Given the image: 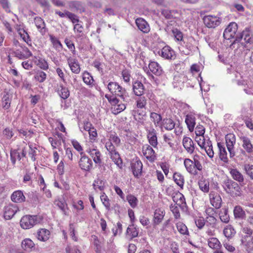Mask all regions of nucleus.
<instances>
[{
  "instance_id": "obj_35",
  "label": "nucleus",
  "mask_w": 253,
  "mask_h": 253,
  "mask_svg": "<svg viewBox=\"0 0 253 253\" xmlns=\"http://www.w3.org/2000/svg\"><path fill=\"white\" fill-rule=\"evenodd\" d=\"M50 232L46 229H40L37 232V238L39 240L45 242L49 238Z\"/></svg>"
},
{
  "instance_id": "obj_51",
  "label": "nucleus",
  "mask_w": 253,
  "mask_h": 253,
  "mask_svg": "<svg viewBox=\"0 0 253 253\" xmlns=\"http://www.w3.org/2000/svg\"><path fill=\"white\" fill-rule=\"evenodd\" d=\"M17 30L23 41L28 44L29 42H31V40L27 32L24 29L21 28H17Z\"/></svg>"
},
{
  "instance_id": "obj_25",
  "label": "nucleus",
  "mask_w": 253,
  "mask_h": 253,
  "mask_svg": "<svg viewBox=\"0 0 253 253\" xmlns=\"http://www.w3.org/2000/svg\"><path fill=\"white\" fill-rule=\"evenodd\" d=\"M135 23L138 28L142 32L147 33L149 32V26L144 19L141 18H137L135 20Z\"/></svg>"
},
{
  "instance_id": "obj_39",
  "label": "nucleus",
  "mask_w": 253,
  "mask_h": 253,
  "mask_svg": "<svg viewBox=\"0 0 253 253\" xmlns=\"http://www.w3.org/2000/svg\"><path fill=\"white\" fill-rule=\"evenodd\" d=\"M234 215L235 218L244 219L246 216L245 212L243 211L241 207L236 206L235 207L233 211Z\"/></svg>"
},
{
  "instance_id": "obj_14",
  "label": "nucleus",
  "mask_w": 253,
  "mask_h": 253,
  "mask_svg": "<svg viewBox=\"0 0 253 253\" xmlns=\"http://www.w3.org/2000/svg\"><path fill=\"white\" fill-rule=\"evenodd\" d=\"M146 130L147 133V137L149 144L154 148H157L158 143L156 130L153 127H151Z\"/></svg>"
},
{
  "instance_id": "obj_7",
  "label": "nucleus",
  "mask_w": 253,
  "mask_h": 253,
  "mask_svg": "<svg viewBox=\"0 0 253 253\" xmlns=\"http://www.w3.org/2000/svg\"><path fill=\"white\" fill-rule=\"evenodd\" d=\"M203 20L205 25L209 28H215L220 24L221 21L220 17L211 15L205 16Z\"/></svg>"
},
{
  "instance_id": "obj_63",
  "label": "nucleus",
  "mask_w": 253,
  "mask_h": 253,
  "mask_svg": "<svg viewBox=\"0 0 253 253\" xmlns=\"http://www.w3.org/2000/svg\"><path fill=\"white\" fill-rule=\"evenodd\" d=\"M170 209L175 218L178 219L180 217V214L179 212L178 205L177 204L171 205L170 206Z\"/></svg>"
},
{
  "instance_id": "obj_60",
  "label": "nucleus",
  "mask_w": 253,
  "mask_h": 253,
  "mask_svg": "<svg viewBox=\"0 0 253 253\" xmlns=\"http://www.w3.org/2000/svg\"><path fill=\"white\" fill-rule=\"evenodd\" d=\"M244 170L251 179L253 180V165L247 164L244 165Z\"/></svg>"
},
{
  "instance_id": "obj_44",
  "label": "nucleus",
  "mask_w": 253,
  "mask_h": 253,
  "mask_svg": "<svg viewBox=\"0 0 253 253\" xmlns=\"http://www.w3.org/2000/svg\"><path fill=\"white\" fill-rule=\"evenodd\" d=\"M69 8L73 11L82 10L83 6L82 3L78 1H71L68 3Z\"/></svg>"
},
{
  "instance_id": "obj_59",
  "label": "nucleus",
  "mask_w": 253,
  "mask_h": 253,
  "mask_svg": "<svg viewBox=\"0 0 253 253\" xmlns=\"http://www.w3.org/2000/svg\"><path fill=\"white\" fill-rule=\"evenodd\" d=\"M49 38L54 47L57 49H61L62 48V45L61 42L56 37L50 35H49Z\"/></svg>"
},
{
  "instance_id": "obj_20",
  "label": "nucleus",
  "mask_w": 253,
  "mask_h": 253,
  "mask_svg": "<svg viewBox=\"0 0 253 253\" xmlns=\"http://www.w3.org/2000/svg\"><path fill=\"white\" fill-rule=\"evenodd\" d=\"M165 215L164 210L158 208L154 212V217L153 219V225L156 226L162 222Z\"/></svg>"
},
{
  "instance_id": "obj_34",
  "label": "nucleus",
  "mask_w": 253,
  "mask_h": 253,
  "mask_svg": "<svg viewBox=\"0 0 253 253\" xmlns=\"http://www.w3.org/2000/svg\"><path fill=\"white\" fill-rule=\"evenodd\" d=\"M11 96L8 92H5L1 99V106L4 110H8L10 107Z\"/></svg>"
},
{
  "instance_id": "obj_53",
  "label": "nucleus",
  "mask_w": 253,
  "mask_h": 253,
  "mask_svg": "<svg viewBox=\"0 0 253 253\" xmlns=\"http://www.w3.org/2000/svg\"><path fill=\"white\" fill-rule=\"evenodd\" d=\"M108 141L113 143L116 146H119L121 144V139L115 132L110 133Z\"/></svg>"
},
{
  "instance_id": "obj_31",
  "label": "nucleus",
  "mask_w": 253,
  "mask_h": 253,
  "mask_svg": "<svg viewBox=\"0 0 253 253\" xmlns=\"http://www.w3.org/2000/svg\"><path fill=\"white\" fill-rule=\"evenodd\" d=\"M111 111L112 113L115 115H117L122 112L126 108L125 103H120V100L118 99L117 103L111 104Z\"/></svg>"
},
{
  "instance_id": "obj_30",
  "label": "nucleus",
  "mask_w": 253,
  "mask_h": 253,
  "mask_svg": "<svg viewBox=\"0 0 253 253\" xmlns=\"http://www.w3.org/2000/svg\"><path fill=\"white\" fill-rule=\"evenodd\" d=\"M34 22L37 28L42 35H44L46 32V29L43 20L40 17H36L34 19Z\"/></svg>"
},
{
  "instance_id": "obj_23",
  "label": "nucleus",
  "mask_w": 253,
  "mask_h": 253,
  "mask_svg": "<svg viewBox=\"0 0 253 253\" xmlns=\"http://www.w3.org/2000/svg\"><path fill=\"white\" fill-rule=\"evenodd\" d=\"M55 13L58 15L61 18H64L65 17L68 18L72 21L73 23L78 22L79 21L77 16L75 14L66 10H64L63 12L56 10Z\"/></svg>"
},
{
  "instance_id": "obj_55",
  "label": "nucleus",
  "mask_w": 253,
  "mask_h": 253,
  "mask_svg": "<svg viewBox=\"0 0 253 253\" xmlns=\"http://www.w3.org/2000/svg\"><path fill=\"white\" fill-rule=\"evenodd\" d=\"M200 189L204 192H208L209 191V182L205 179H201L199 181Z\"/></svg>"
},
{
  "instance_id": "obj_13",
  "label": "nucleus",
  "mask_w": 253,
  "mask_h": 253,
  "mask_svg": "<svg viewBox=\"0 0 253 253\" xmlns=\"http://www.w3.org/2000/svg\"><path fill=\"white\" fill-rule=\"evenodd\" d=\"M240 139L242 142V146L244 150H241L242 154L246 155V152L248 154H251L253 152V144L252 143L251 139L245 136L240 137Z\"/></svg>"
},
{
  "instance_id": "obj_56",
  "label": "nucleus",
  "mask_w": 253,
  "mask_h": 253,
  "mask_svg": "<svg viewBox=\"0 0 253 253\" xmlns=\"http://www.w3.org/2000/svg\"><path fill=\"white\" fill-rule=\"evenodd\" d=\"M100 199L107 211L110 210V200L105 193H103L100 196Z\"/></svg>"
},
{
  "instance_id": "obj_33",
  "label": "nucleus",
  "mask_w": 253,
  "mask_h": 253,
  "mask_svg": "<svg viewBox=\"0 0 253 253\" xmlns=\"http://www.w3.org/2000/svg\"><path fill=\"white\" fill-rule=\"evenodd\" d=\"M230 173L234 180H236L240 183L244 182V176L237 169H231Z\"/></svg>"
},
{
  "instance_id": "obj_19",
  "label": "nucleus",
  "mask_w": 253,
  "mask_h": 253,
  "mask_svg": "<svg viewBox=\"0 0 253 253\" xmlns=\"http://www.w3.org/2000/svg\"><path fill=\"white\" fill-rule=\"evenodd\" d=\"M86 152L89 154L96 164L100 165L101 154L98 149L94 148H88L86 150Z\"/></svg>"
},
{
  "instance_id": "obj_6",
  "label": "nucleus",
  "mask_w": 253,
  "mask_h": 253,
  "mask_svg": "<svg viewBox=\"0 0 253 253\" xmlns=\"http://www.w3.org/2000/svg\"><path fill=\"white\" fill-rule=\"evenodd\" d=\"M40 219L38 215H26L21 218L20 221V226L24 229H30L40 223Z\"/></svg>"
},
{
  "instance_id": "obj_50",
  "label": "nucleus",
  "mask_w": 253,
  "mask_h": 253,
  "mask_svg": "<svg viewBox=\"0 0 253 253\" xmlns=\"http://www.w3.org/2000/svg\"><path fill=\"white\" fill-rule=\"evenodd\" d=\"M127 234L129 235L131 238L136 237L138 235V230L136 227H134L133 224L129 226L126 230Z\"/></svg>"
},
{
  "instance_id": "obj_41",
  "label": "nucleus",
  "mask_w": 253,
  "mask_h": 253,
  "mask_svg": "<svg viewBox=\"0 0 253 253\" xmlns=\"http://www.w3.org/2000/svg\"><path fill=\"white\" fill-rule=\"evenodd\" d=\"M54 204L61 210L64 214H67L68 209L67 205L64 200H56L54 201Z\"/></svg>"
},
{
  "instance_id": "obj_54",
  "label": "nucleus",
  "mask_w": 253,
  "mask_h": 253,
  "mask_svg": "<svg viewBox=\"0 0 253 253\" xmlns=\"http://www.w3.org/2000/svg\"><path fill=\"white\" fill-rule=\"evenodd\" d=\"M35 246L34 242L30 239H25L22 242V247L25 250L31 249Z\"/></svg>"
},
{
  "instance_id": "obj_10",
  "label": "nucleus",
  "mask_w": 253,
  "mask_h": 253,
  "mask_svg": "<svg viewBox=\"0 0 253 253\" xmlns=\"http://www.w3.org/2000/svg\"><path fill=\"white\" fill-rule=\"evenodd\" d=\"M237 25L234 22L230 23L225 29L223 33V37L225 39L229 40L235 38L236 39Z\"/></svg>"
},
{
  "instance_id": "obj_15",
  "label": "nucleus",
  "mask_w": 253,
  "mask_h": 253,
  "mask_svg": "<svg viewBox=\"0 0 253 253\" xmlns=\"http://www.w3.org/2000/svg\"><path fill=\"white\" fill-rule=\"evenodd\" d=\"M19 210L16 205L9 204L4 208V217L6 220L10 219Z\"/></svg>"
},
{
  "instance_id": "obj_24",
  "label": "nucleus",
  "mask_w": 253,
  "mask_h": 253,
  "mask_svg": "<svg viewBox=\"0 0 253 253\" xmlns=\"http://www.w3.org/2000/svg\"><path fill=\"white\" fill-rule=\"evenodd\" d=\"M148 67L151 73L157 76H160L163 74V70L160 65L156 62L151 61Z\"/></svg>"
},
{
  "instance_id": "obj_27",
  "label": "nucleus",
  "mask_w": 253,
  "mask_h": 253,
  "mask_svg": "<svg viewBox=\"0 0 253 253\" xmlns=\"http://www.w3.org/2000/svg\"><path fill=\"white\" fill-rule=\"evenodd\" d=\"M68 63L72 72L75 74H79L80 72V66L78 61L72 57L67 59Z\"/></svg>"
},
{
  "instance_id": "obj_57",
  "label": "nucleus",
  "mask_w": 253,
  "mask_h": 253,
  "mask_svg": "<svg viewBox=\"0 0 253 253\" xmlns=\"http://www.w3.org/2000/svg\"><path fill=\"white\" fill-rule=\"evenodd\" d=\"M126 200L131 208H134L137 206L138 200L134 196L131 194L127 195Z\"/></svg>"
},
{
  "instance_id": "obj_2",
  "label": "nucleus",
  "mask_w": 253,
  "mask_h": 253,
  "mask_svg": "<svg viewBox=\"0 0 253 253\" xmlns=\"http://www.w3.org/2000/svg\"><path fill=\"white\" fill-rule=\"evenodd\" d=\"M222 186L224 191L232 197L239 196L241 195V189L239 185L232 179H225L222 182Z\"/></svg>"
},
{
  "instance_id": "obj_36",
  "label": "nucleus",
  "mask_w": 253,
  "mask_h": 253,
  "mask_svg": "<svg viewBox=\"0 0 253 253\" xmlns=\"http://www.w3.org/2000/svg\"><path fill=\"white\" fill-rule=\"evenodd\" d=\"M29 149L28 150V155L33 162H35L37 159V156L39 155L40 151L36 147H34L32 144L29 145Z\"/></svg>"
},
{
  "instance_id": "obj_32",
  "label": "nucleus",
  "mask_w": 253,
  "mask_h": 253,
  "mask_svg": "<svg viewBox=\"0 0 253 253\" xmlns=\"http://www.w3.org/2000/svg\"><path fill=\"white\" fill-rule=\"evenodd\" d=\"M196 118L192 114H188L186 116L185 123L187 126V127L190 132L194 130L196 125Z\"/></svg>"
},
{
  "instance_id": "obj_12",
  "label": "nucleus",
  "mask_w": 253,
  "mask_h": 253,
  "mask_svg": "<svg viewBox=\"0 0 253 253\" xmlns=\"http://www.w3.org/2000/svg\"><path fill=\"white\" fill-rule=\"evenodd\" d=\"M142 151L143 156L150 162H154L156 160V154L150 145L148 144L143 145L142 148Z\"/></svg>"
},
{
  "instance_id": "obj_1",
  "label": "nucleus",
  "mask_w": 253,
  "mask_h": 253,
  "mask_svg": "<svg viewBox=\"0 0 253 253\" xmlns=\"http://www.w3.org/2000/svg\"><path fill=\"white\" fill-rule=\"evenodd\" d=\"M107 88L113 95L121 97L124 102H127L129 100L128 93L126 89L120 85L117 82H110L107 84Z\"/></svg>"
},
{
  "instance_id": "obj_43",
  "label": "nucleus",
  "mask_w": 253,
  "mask_h": 253,
  "mask_svg": "<svg viewBox=\"0 0 253 253\" xmlns=\"http://www.w3.org/2000/svg\"><path fill=\"white\" fill-rule=\"evenodd\" d=\"M58 92L60 96L64 99H67L70 95L68 89L64 87L62 84L60 85L58 89Z\"/></svg>"
},
{
  "instance_id": "obj_28",
  "label": "nucleus",
  "mask_w": 253,
  "mask_h": 253,
  "mask_svg": "<svg viewBox=\"0 0 253 253\" xmlns=\"http://www.w3.org/2000/svg\"><path fill=\"white\" fill-rule=\"evenodd\" d=\"M161 56L168 59H171L175 56L174 51L169 46H164L161 50Z\"/></svg>"
},
{
  "instance_id": "obj_8",
  "label": "nucleus",
  "mask_w": 253,
  "mask_h": 253,
  "mask_svg": "<svg viewBox=\"0 0 253 253\" xmlns=\"http://www.w3.org/2000/svg\"><path fill=\"white\" fill-rule=\"evenodd\" d=\"M226 145L229 153V157L231 159H234L235 151L234 145L236 143V138L234 134L230 133L225 136Z\"/></svg>"
},
{
  "instance_id": "obj_40",
  "label": "nucleus",
  "mask_w": 253,
  "mask_h": 253,
  "mask_svg": "<svg viewBox=\"0 0 253 253\" xmlns=\"http://www.w3.org/2000/svg\"><path fill=\"white\" fill-rule=\"evenodd\" d=\"M173 179L176 184L180 188H183L184 183V178L181 173L177 172H174L173 175Z\"/></svg>"
},
{
  "instance_id": "obj_58",
  "label": "nucleus",
  "mask_w": 253,
  "mask_h": 253,
  "mask_svg": "<svg viewBox=\"0 0 253 253\" xmlns=\"http://www.w3.org/2000/svg\"><path fill=\"white\" fill-rule=\"evenodd\" d=\"M172 33L176 41L182 42L183 40V33L179 30L173 28L172 30Z\"/></svg>"
},
{
  "instance_id": "obj_61",
  "label": "nucleus",
  "mask_w": 253,
  "mask_h": 253,
  "mask_svg": "<svg viewBox=\"0 0 253 253\" xmlns=\"http://www.w3.org/2000/svg\"><path fill=\"white\" fill-rule=\"evenodd\" d=\"M92 240H93V243L95 247V252L97 253H101V246L100 245V242L98 240V237L95 235L91 236Z\"/></svg>"
},
{
  "instance_id": "obj_5",
  "label": "nucleus",
  "mask_w": 253,
  "mask_h": 253,
  "mask_svg": "<svg viewBox=\"0 0 253 253\" xmlns=\"http://www.w3.org/2000/svg\"><path fill=\"white\" fill-rule=\"evenodd\" d=\"M196 157L197 156H194V161L188 158L185 159L184 161V165L187 171L193 175H197L198 174L197 170L201 171L203 169L201 163L196 159Z\"/></svg>"
},
{
  "instance_id": "obj_47",
  "label": "nucleus",
  "mask_w": 253,
  "mask_h": 253,
  "mask_svg": "<svg viewBox=\"0 0 253 253\" xmlns=\"http://www.w3.org/2000/svg\"><path fill=\"white\" fill-rule=\"evenodd\" d=\"M202 149H204L206 152L208 156L212 158L214 156V152L213 150L212 145L211 141L207 142V144L203 147Z\"/></svg>"
},
{
  "instance_id": "obj_22",
  "label": "nucleus",
  "mask_w": 253,
  "mask_h": 253,
  "mask_svg": "<svg viewBox=\"0 0 253 253\" xmlns=\"http://www.w3.org/2000/svg\"><path fill=\"white\" fill-rule=\"evenodd\" d=\"M182 144L188 153L190 154L193 153L195 150L194 144L190 137L184 136L182 140Z\"/></svg>"
},
{
  "instance_id": "obj_3",
  "label": "nucleus",
  "mask_w": 253,
  "mask_h": 253,
  "mask_svg": "<svg viewBox=\"0 0 253 253\" xmlns=\"http://www.w3.org/2000/svg\"><path fill=\"white\" fill-rule=\"evenodd\" d=\"M179 48L182 53L187 55L195 51L198 47L195 40L192 37H189L182 41Z\"/></svg>"
},
{
  "instance_id": "obj_37",
  "label": "nucleus",
  "mask_w": 253,
  "mask_h": 253,
  "mask_svg": "<svg viewBox=\"0 0 253 253\" xmlns=\"http://www.w3.org/2000/svg\"><path fill=\"white\" fill-rule=\"evenodd\" d=\"M209 246L212 249H220L221 248V244L216 238L211 237L208 241Z\"/></svg>"
},
{
  "instance_id": "obj_46",
  "label": "nucleus",
  "mask_w": 253,
  "mask_h": 253,
  "mask_svg": "<svg viewBox=\"0 0 253 253\" xmlns=\"http://www.w3.org/2000/svg\"><path fill=\"white\" fill-rule=\"evenodd\" d=\"M150 117L156 126H159L162 120L161 115L155 112H151Z\"/></svg>"
},
{
  "instance_id": "obj_42",
  "label": "nucleus",
  "mask_w": 253,
  "mask_h": 253,
  "mask_svg": "<svg viewBox=\"0 0 253 253\" xmlns=\"http://www.w3.org/2000/svg\"><path fill=\"white\" fill-rule=\"evenodd\" d=\"M228 211V209L226 208H223L220 211L219 215L221 222L225 223L229 222L230 218Z\"/></svg>"
},
{
  "instance_id": "obj_21",
  "label": "nucleus",
  "mask_w": 253,
  "mask_h": 253,
  "mask_svg": "<svg viewBox=\"0 0 253 253\" xmlns=\"http://www.w3.org/2000/svg\"><path fill=\"white\" fill-rule=\"evenodd\" d=\"M242 39H244L245 42L247 43H252L253 42V40L251 37L250 31L248 29H246V30L243 31L239 35H237L234 42H239Z\"/></svg>"
},
{
  "instance_id": "obj_26",
  "label": "nucleus",
  "mask_w": 253,
  "mask_h": 253,
  "mask_svg": "<svg viewBox=\"0 0 253 253\" xmlns=\"http://www.w3.org/2000/svg\"><path fill=\"white\" fill-rule=\"evenodd\" d=\"M132 90L135 95L141 96L144 93V86L140 81H135L133 83Z\"/></svg>"
},
{
  "instance_id": "obj_52",
  "label": "nucleus",
  "mask_w": 253,
  "mask_h": 253,
  "mask_svg": "<svg viewBox=\"0 0 253 253\" xmlns=\"http://www.w3.org/2000/svg\"><path fill=\"white\" fill-rule=\"evenodd\" d=\"M83 80L85 84L88 85H93L94 80L92 76L87 72H84L83 74Z\"/></svg>"
},
{
  "instance_id": "obj_4",
  "label": "nucleus",
  "mask_w": 253,
  "mask_h": 253,
  "mask_svg": "<svg viewBox=\"0 0 253 253\" xmlns=\"http://www.w3.org/2000/svg\"><path fill=\"white\" fill-rule=\"evenodd\" d=\"M115 146L111 141H107L105 143V148L109 153L110 158L120 169H122L123 161L119 152L116 150Z\"/></svg>"
},
{
  "instance_id": "obj_18",
  "label": "nucleus",
  "mask_w": 253,
  "mask_h": 253,
  "mask_svg": "<svg viewBox=\"0 0 253 253\" xmlns=\"http://www.w3.org/2000/svg\"><path fill=\"white\" fill-rule=\"evenodd\" d=\"M209 196L211 205L216 209H219L222 204V199L219 194L216 192H211Z\"/></svg>"
},
{
  "instance_id": "obj_49",
  "label": "nucleus",
  "mask_w": 253,
  "mask_h": 253,
  "mask_svg": "<svg viewBox=\"0 0 253 253\" xmlns=\"http://www.w3.org/2000/svg\"><path fill=\"white\" fill-rule=\"evenodd\" d=\"M34 78L36 81L43 83L46 79V74L42 71L38 70L36 72Z\"/></svg>"
},
{
  "instance_id": "obj_11",
  "label": "nucleus",
  "mask_w": 253,
  "mask_h": 253,
  "mask_svg": "<svg viewBox=\"0 0 253 253\" xmlns=\"http://www.w3.org/2000/svg\"><path fill=\"white\" fill-rule=\"evenodd\" d=\"M27 154V149L26 147H24L20 150L13 149L10 151V160L13 165L16 163L17 160L20 161L22 157H25Z\"/></svg>"
},
{
  "instance_id": "obj_64",
  "label": "nucleus",
  "mask_w": 253,
  "mask_h": 253,
  "mask_svg": "<svg viewBox=\"0 0 253 253\" xmlns=\"http://www.w3.org/2000/svg\"><path fill=\"white\" fill-rule=\"evenodd\" d=\"M175 123L174 121L171 119H167L165 121L164 127L167 130H171L174 128L175 126Z\"/></svg>"
},
{
  "instance_id": "obj_62",
  "label": "nucleus",
  "mask_w": 253,
  "mask_h": 253,
  "mask_svg": "<svg viewBox=\"0 0 253 253\" xmlns=\"http://www.w3.org/2000/svg\"><path fill=\"white\" fill-rule=\"evenodd\" d=\"M178 231L182 234H188V231L186 226L182 222H179L176 224Z\"/></svg>"
},
{
  "instance_id": "obj_48",
  "label": "nucleus",
  "mask_w": 253,
  "mask_h": 253,
  "mask_svg": "<svg viewBox=\"0 0 253 253\" xmlns=\"http://www.w3.org/2000/svg\"><path fill=\"white\" fill-rule=\"evenodd\" d=\"M131 71L126 68L124 69L121 73L122 78L123 81L126 84L130 82L131 76Z\"/></svg>"
},
{
  "instance_id": "obj_16",
  "label": "nucleus",
  "mask_w": 253,
  "mask_h": 253,
  "mask_svg": "<svg viewBox=\"0 0 253 253\" xmlns=\"http://www.w3.org/2000/svg\"><path fill=\"white\" fill-rule=\"evenodd\" d=\"M143 165L140 160L136 159L131 164V169L134 177L138 178L141 175Z\"/></svg>"
},
{
  "instance_id": "obj_38",
  "label": "nucleus",
  "mask_w": 253,
  "mask_h": 253,
  "mask_svg": "<svg viewBox=\"0 0 253 253\" xmlns=\"http://www.w3.org/2000/svg\"><path fill=\"white\" fill-rule=\"evenodd\" d=\"M223 232L225 236L228 239L232 238L236 233L233 227L231 225H227L224 228Z\"/></svg>"
},
{
  "instance_id": "obj_9",
  "label": "nucleus",
  "mask_w": 253,
  "mask_h": 253,
  "mask_svg": "<svg viewBox=\"0 0 253 253\" xmlns=\"http://www.w3.org/2000/svg\"><path fill=\"white\" fill-rule=\"evenodd\" d=\"M79 167L83 170L89 171L93 167L92 160L84 153H82L79 161Z\"/></svg>"
},
{
  "instance_id": "obj_17",
  "label": "nucleus",
  "mask_w": 253,
  "mask_h": 253,
  "mask_svg": "<svg viewBox=\"0 0 253 253\" xmlns=\"http://www.w3.org/2000/svg\"><path fill=\"white\" fill-rule=\"evenodd\" d=\"M217 147L218 149V157L219 159L224 163L228 164L229 163V159L227 157V153L226 150L225 145L223 143L218 142Z\"/></svg>"
},
{
  "instance_id": "obj_45",
  "label": "nucleus",
  "mask_w": 253,
  "mask_h": 253,
  "mask_svg": "<svg viewBox=\"0 0 253 253\" xmlns=\"http://www.w3.org/2000/svg\"><path fill=\"white\" fill-rule=\"evenodd\" d=\"M217 219L214 216H206V226L211 228H215L217 224Z\"/></svg>"
},
{
  "instance_id": "obj_29",
  "label": "nucleus",
  "mask_w": 253,
  "mask_h": 253,
  "mask_svg": "<svg viewBox=\"0 0 253 253\" xmlns=\"http://www.w3.org/2000/svg\"><path fill=\"white\" fill-rule=\"evenodd\" d=\"M25 197L21 190L14 191L11 196V200L17 203H20L25 201Z\"/></svg>"
}]
</instances>
